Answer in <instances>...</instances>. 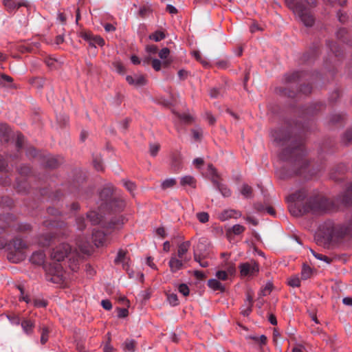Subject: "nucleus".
<instances>
[{"mask_svg": "<svg viewBox=\"0 0 352 352\" xmlns=\"http://www.w3.org/2000/svg\"><path fill=\"white\" fill-rule=\"evenodd\" d=\"M216 276L218 279L221 280H226L228 278V273L223 270L218 271L216 274Z\"/></svg>", "mask_w": 352, "mask_h": 352, "instance_id": "338daca9", "label": "nucleus"}, {"mask_svg": "<svg viewBox=\"0 0 352 352\" xmlns=\"http://www.w3.org/2000/svg\"><path fill=\"white\" fill-rule=\"evenodd\" d=\"M87 218L92 225L98 224L101 221V215L96 211H91L87 213Z\"/></svg>", "mask_w": 352, "mask_h": 352, "instance_id": "bb28decb", "label": "nucleus"}, {"mask_svg": "<svg viewBox=\"0 0 352 352\" xmlns=\"http://www.w3.org/2000/svg\"><path fill=\"white\" fill-rule=\"evenodd\" d=\"M312 87L309 84L301 85L300 89H294L288 85L286 87H279L277 91L279 94L289 98H295L298 94L308 95L311 92Z\"/></svg>", "mask_w": 352, "mask_h": 352, "instance_id": "0eeeda50", "label": "nucleus"}, {"mask_svg": "<svg viewBox=\"0 0 352 352\" xmlns=\"http://www.w3.org/2000/svg\"><path fill=\"white\" fill-rule=\"evenodd\" d=\"M305 72H294L293 73L285 75V82L287 84L299 82L304 78Z\"/></svg>", "mask_w": 352, "mask_h": 352, "instance_id": "a211bd4d", "label": "nucleus"}, {"mask_svg": "<svg viewBox=\"0 0 352 352\" xmlns=\"http://www.w3.org/2000/svg\"><path fill=\"white\" fill-rule=\"evenodd\" d=\"M126 254V253L125 251H124L122 250H119V252H118L117 257L115 259V263H118L124 262V259H125Z\"/></svg>", "mask_w": 352, "mask_h": 352, "instance_id": "4d7b16f0", "label": "nucleus"}, {"mask_svg": "<svg viewBox=\"0 0 352 352\" xmlns=\"http://www.w3.org/2000/svg\"><path fill=\"white\" fill-rule=\"evenodd\" d=\"M327 45L329 50L335 54L336 56H339L340 55V48L336 43L333 41H329L327 43Z\"/></svg>", "mask_w": 352, "mask_h": 352, "instance_id": "ea45409f", "label": "nucleus"}, {"mask_svg": "<svg viewBox=\"0 0 352 352\" xmlns=\"http://www.w3.org/2000/svg\"><path fill=\"white\" fill-rule=\"evenodd\" d=\"M94 166L97 170H102L103 169L102 163L100 157L96 156L93 160Z\"/></svg>", "mask_w": 352, "mask_h": 352, "instance_id": "680f3d73", "label": "nucleus"}, {"mask_svg": "<svg viewBox=\"0 0 352 352\" xmlns=\"http://www.w3.org/2000/svg\"><path fill=\"white\" fill-rule=\"evenodd\" d=\"M311 269L309 266L304 265L301 272V278L303 280L308 279L311 275Z\"/></svg>", "mask_w": 352, "mask_h": 352, "instance_id": "a19ab883", "label": "nucleus"}, {"mask_svg": "<svg viewBox=\"0 0 352 352\" xmlns=\"http://www.w3.org/2000/svg\"><path fill=\"white\" fill-rule=\"evenodd\" d=\"M288 284L289 285L293 287H299L300 285V278L297 276H292L290 278H289Z\"/></svg>", "mask_w": 352, "mask_h": 352, "instance_id": "8fccbe9b", "label": "nucleus"}, {"mask_svg": "<svg viewBox=\"0 0 352 352\" xmlns=\"http://www.w3.org/2000/svg\"><path fill=\"white\" fill-rule=\"evenodd\" d=\"M167 300L172 306H176L179 304V300L177 298V295L171 293V294H167Z\"/></svg>", "mask_w": 352, "mask_h": 352, "instance_id": "79ce46f5", "label": "nucleus"}, {"mask_svg": "<svg viewBox=\"0 0 352 352\" xmlns=\"http://www.w3.org/2000/svg\"><path fill=\"white\" fill-rule=\"evenodd\" d=\"M71 250L72 248L69 244L63 243L52 250L51 258L56 261L60 262L67 256Z\"/></svg>", "mask_w": 352, "mask_h": 352, "instance_id": "9d476101", "label": "nucleus"}, {"mask_svg": "<svg viewBox=\"0 0 352 352\" xmlns=\"http://www.w3.org/2000/svg\"><path fill=\"white\" fill-rule=\"evenodd\" d=\"M208 171L211 176V180L213 185L219 190L221 195L225 197H230L232 194L231 190L227 187V186L219 182V175L216 168L212 164H208Z\"/></svg>", "mask_w": 352, "mask_h": 352, "instance_id": "6e6552de", "label": "nucleus"}, {"mask_svg": "<svg viewBox=\"0 0 352 352\" xmlns=\"http://www.w3.org/2000/svg\"><path fill=\"white\" fill-rule=\"evenodd\" d=\"M80 35L84 40L89 43L91 47H96L97 45L99 46L104 45V41L102 38L99 36H94L89 32H82Z\"/></svg>", "mask_w": 352, "mask_h": 352, "instance_id": "9b49d317", "label": "nucleus"}, {"mask_svg": "<svg viewBox=\"0 0 352 352\" xmlns=\"http://www.w3.org/2000/svg\"><path fill=\"white\" fill-rule=\"evenodd\" d=\"M160 148V145L157 143L150 144L149 152L151 155L156 156Z\"/></svg>", "mask_w": 352, "mask_h": 352, "instance_id": "de8ad7c7", "label": "nucleus"}, {"mask_svg": "<svg viewBox=\"0 0 352 352\" xmlns=\"http://www.w3.org/2000/svg\"><path fill=\"white\" fill-rule=\"evenodd\" d=\"M239 267L241 276L243 277L256 276L259 271L258 264L254 261L241 263Z\"/></svg>", "mask_w": 352, "mask_h": 352, "instance_id": "1a4fd4ad", "label": "nucleus"}, {"mask_svg": "<svg viewBox=\"0 0 352 352\" xmlns=\"http://www.w3.org/2000/svg\"><path fill=\"white\" fill-rule=\"evenodd\" d=\"M40 331H41V343L42 344H45L49 338V329L47 327H40Z\"/></svg>", "mask_w": 352, "mask_h": 352, "instance_id": "473e14b6", "label": "nucleus"}, {"mask_svg": "<svg viewBox=\"0 0 352 352\" xmlns=\"http://www.w3.org/2000/svg\"><path fill=\"white\" fill-rule=\"evenodd\" d=\"M45 254L43 251H36L34 252L30 258L31 261L36 265H42L44 263Z\"/></svg>", "mask_w": 352, "mask_h": 352, "instance_id": "b1692460", "label": "nucleus"}, {"mask_svg": "<svg viewBox=\"0 0 352 352\" xmlns=\"http://www.w3.org/2000/svg\"><path fill=\"white\" fill-rule=\"evenodd\" d=\"M12 135V131L6 124H0V136L1 142L8 143Z\"/></svg>", "mask_w": 352, "mask_h": 352, "instance_id": "6ab92c4d", "label": "nucleus"}, {"mask_svg": "<svg viewBox=\"0 0 352 352\" xmlns=\"http://www.w3.org/2000/svg\"><path fill=\"white\" fill-rule=\"evenodd\" d=\"M310 250H311V254L317 259H319V260H321V261H324V262H326L328 264L331 263V262L332 261L331 258H329L328 256H327L325 255H323V254H318V253L316 252L314 250H313L311 249Z\"/></svg>", "mask_w": 352, "mask_h": 352, "instance_id": "c03bdc74", "label": "nucleus"}, {"mask_svg": "<svg viewBox=\"0 0 352 352\" xmlns=\"http://www.w3.org/2000/svg\"><path fill=\"white\" fill-rule=\"evenodd\" d=\"M165 38V34L161 31H156L149 35V38L156 42L160 41Z\"/></svg>", "mask_w": 352, "mask_h": 352, "instance_id": "4c0bfd02", "label": "nucleus"}, {"mask_svg": "<svg viewBox=\"0 0 352 352\" xmlns=\"http://www.w3.org/2000/svg\"><path fill=\"white\" fill-rule=\"evenodd\" d=\"M46 279L54 283L60 284L64 280V273L60 264L54 263L47 270Z\"/></svg>", "mask_w": 352, "mask_h": 352, "instance_id": "423d86ee", "label": "nucleus"}, {"mask_svg": "<svg viewBox=\"0 0 352 352\" xmlns=\"http://www.w3.org/2000/svg\"><path fill=\"white\" fill-rule=\"evenodd\" d=\"M71 191L77 193L78 196L81 197H83V192H85V190L79 184L76 185L74 184L72 186Z\"/></svg>", "mask_w": 352, "mask_h": 352, "instance_id": "37998d69", "label": "nucleus"}, {"mask_svg": "<svg viewBox=\"0 0 352 352\" xmlns=\"http://www.w3.org/2000/svg\"><path fill=\"white\" fill-rule=\"evenodd\" d=\"M184 260L180 259L176 256L175 254H173L170 259L168 262V265L170 269V271L173 273L177 272L178 270H181L184 267Z\"/></svg>", "mask_w": 352, "mask_h": 352, "instance_id": "dca6fc26", "label": "nucleus"}, {"mask_svg": "<svg viewBox=\"0 0 352 352\" xmlns=\"http://www.w3.org/2000/svg\"><path fill=\"white\" fill-rule=\"evenodd\" d=\"M171 167L174 172H177L182 167V157L179 153H173L171 156Z\"/></svg>", "mask_w": 352, "mask_h": 352, "instance_id": "4be33fe9", "label": "nucleus"}, {"mask_svg": "<svg viewBox=\"0 0 352 352\" xmlns=\"http://www.w3.org/2000/svg\"><path fill=\"white\" fill-rule=\"evenodd\" d=\"M100 197L112 211H120L124 206L123 200L116 197L115 188L111 184H107L103 188L100 192Z\"/></svg>", "mask_w": 352, "mask_h": 352, "instance_id": "20e7f679", "label": "nucleus"}, {"mask_svg": "<svg viewBox=\"0 0 352 352\" xmlns=\"http://www.w3.org/2000/svg\"><path fill=\"white\" fill-rule=\"evenodd\" d=\"M245 230V228L244 226L239 224H236L228 230V234L233 233L235 235H238L243 232Z\"/></svg>", "mask_w": 352, "mask_h": 352, "instance_id": "f704fd0d", "label": "nucleus"}, {"mask_svg": "<svg viewBox=\"0 0 352 352\" xmlns=\"http://www.w3.org/2000/svg\"><path fill=\"white\" fill-rule=\"evenodd\" d=\"M136 342L134 340H126L124 343V350L129 352H134L135 350Z\"/></svg>", "mask_w": 352, "mask_h": 352, "instance_id": "72a5a7b5", "label": "nucleus"}, {"mask_svg": "<svg viewBox=\"0 0 352 352\" xmlns=\"http://www.w3.org/2000/svg\"><path fill=\"white\" fill-rule=\"evenodd\" d=\"M32 302L36 307H45L47 305V302L43 299L34 298Z\"/></svg>", "mask_w": 352, "mask_h": 352, "instance_id": "0e129e2a", "label": "nucleus"}, {"mask_svg": "<svg viewBox=\"0 0 352 352\" xmlns=\"http://www.w3.org/2000/svg\"><path fill=\"white\" fill-rule=\"evenodd\" d=\"M16 188L17 191L20 192H25L27 191L28 189V184L25 181L21 182H17Z\"/></svg>", "mask_w": 352, "mask_h": 352, "instance_id": "6e6d98bb", "label": "nucleus"}, {"mask_svg": "<svg viewBox=\"0 0 352 352\" xmlns=\"http://www.w3.org/2000/svg\"><path fill=\"white\" fill-rule=\"evenodd\" d=\"M177 182L173 178L166 179L162 184V188L166 190L169 188L173 187L176 184Z\"/></svg>", "mask_w": 352, "mask_h": 352, "instance_id": "58836bf2", "label": "nucleus"}, {"mask_svg": "<svg viewBox=\"0 0 352 352\" xmlns=\"http://www.w3.org/2000/svg\"><path fill=\"white\" fill-rule=\"evenodd\" d=\"M124 220L122 216L115 217L109 223V227L112 229L119 228L124 223Z\"/></svg>", "mask_w": 352, "mask_h": 352, "instance_id": "c756f323", "label": "nucleus"}, {"mask_svg": "<svg viewBox=\"0 0 352 352\" xmlns=\"http://www.w3.org/2000/svg\"><path fill=\"white\" fill-rule=\"evenodd\" d=\"M293 131L294 129L290 125H287L285 128H280L272 133L274 140L279 145L285 146L280 153V158L294 164L292 172L289 173L287 176L300 175L305 177H311L315 172L309 169L303 140L300 136L293 135Z\"/></svg>", "mask_w": 352, "mask_h": 352, "instance_id": "f257e3e1", "label": "nucleus"}, {"mask_svg": "<svg viewBox=\"0 0 352 352\" xmlns=\"http://www.w3.org/2000/svg\"><path fill=\"white\" fill-rule=\"evenodd\" d=\"M170 54V50L168 47L162 48L158 53V55L161 59L163 60V66L167 67L170 65L172 60L168 58Z\"/></svg>", "mask_w": 352, "mask_h": 352, "instance_id": "5701e85b", "label": "nucleus"}, {"mask_svg": "<svg viewBox=\"0 0 352 352\" xmlns=\"http://www.w3.org/2000/svg\"><path fill=\"white\" fill-rule=\"evenodd\" d=\"M180 184L183 186H189L192 188H195L196 180L193 177L190 175H186L181 178Z\"/></svg>", "mask_w": 352, "mask_h": 352, "instance_id": "c85d7f7f", "label": "nucleus"}, {"mask_svg": "<svg viewBox=\"0 0 352 352\" xmlns=\"http://www.w3.org/2000/svg\"><path fill=\"white\" fill-rule=\"evenodd\" d=\"M17 288H18V289L21 292V296L19 298V300H23V301H25L28 304L32 302L31 298L29 297V296L27 295V294H25V291H24L23 286L19 285L17 286Z\"/></svg>", "mask_w": 352, "mask_h": 352, "instance_id": "c9c22d12", "label": "nucleus"}, {"mask_svg": "<svg viewBox=\"0 0 352 352\" xmlns=\"http://www.w3.org/2000/svg\"><path fill=\"white\" fill-rule=\"evenodd\" d=\"M190 247V242L189 241L183 242L178 245L177 252L175 254L176 256L180 259L184 260V262H187L190 260L186 256V254L188 252Z\"/></svg>", "mask_w": 352, "mask_h": 352, "instance_id": "4468645a", "label": "nucleus"}, {"mask_svg": "<svg viewBox=\"0 0 352 352\" xmlns=\"http://www.w3.org/2000/svg\"><path fill=\"white\" fill-rule=\"evenodd\" d=\"M342 140L345 144H349L352 141V128L346 131Z\"/></svg>", "mask_w": 352, "mask_h": 352, "instance_id": "bf43d9fd", "label": "nucleus"}, {"mask_svg": "<svg viewBox=\"0 0 352 352\" xmlns=\"http://www.w3.org/2000/svg\"><path fill=\"white\" fill-rule=\"evenodd\" d=\"M151 65L155 71H160L162 66H163V61L154 58L151 60Z\"/></svg>", "mask_w": 352, "mask_h": 352, "instance_id": "603ef678", "label": "nucleus"}, {"mask_svg": "<svg viewBox=\"0 0 352 352\" xmlns=\"http://www.w3.org/2000/svg\"><path fill=\"white\" fill-rule=\"evenodd\" d=\"M56 241V234L50 232L41 234L38 238V245L42 247H47L54 244Z\"/></svg>", "mask_w": 352, "mask_h": 352, "instance_id": "f8f14e48", "label": "nucleus"}, {"mask_svg": "<svg viewBox=\"0 0 352 352\" xmlns=\"http://www.w3.org/2000/svg\"><path fill=\"white\" fill-rule=\"evenodd\" d=\"M129 314L126 308H118V316L120 318H125Z\"/></svg>", "mask_w": 352, "mask_h": 352, "instance_id": "774afa93", "label": "nucleus"}, {"mask_svg": "<svg viewBox=\"0 0 352 352\" xmlns=\"http://www.w3.org/2000/svg\"><path fill=\"white\" fill-rule=\"evenodd\" d=\"M272 289V284L270 283H268L266 284L264 288H263L261 291L260 295L261 296H267L270 294Z\"/></svg>", "mask_w": 352, "mask_h": 352, "instance_id": "13d9d810", "label": "nucleus"}, {"mask_svg": "<svg viewBox=\"0 0 352 352\" xmlns=\"http://www.w3.org/2000/svg\"><path fill=\"white\" fill-rule=\"evenodd\" d=\"M21 327L25 333L31 334L33 332L34 323L30 320H23L21 322Z\"/></svg>", "mask_w": 352, "mask_h": 352, "instance_id": "cd10ccee", "label": "nucleus"}, {"mask_svg": "<svg viewBox=\"0 0 352 352\" xmlns=\"http://www.w3.org/2000/svg\"><path fill=\"white\" fill-rule=\"evenodd\" d=\"M194 260L202 267H207L209 265L208 262L205 259V256L199 253L197 249L194 250Z\"/></svg>", "mask_w": 352, "mask_h": 352, "instance_id": "393cba45", "label": "nucleus"}, {"mask_svg": "<svg viewBox=\"0 0 352 352\" xmlns=\"http://www.w3.org/2000/svg\"><path fill=\"white\" fill-rule=\"evenodd\" d=\"M24 145V136L21 133H18L16 140V146L18 151L23 148Z\"/></svg>", "mask_w": 352, "mask_h": 352, "instance_id": "49530a36", "label": "nucleus"}, {"mask_svg": "<svg viewBox=\"0 0 352 352\" xmlns=\"http://www.w3.org/2000/svg\"><path fill=\"white\" fill-rule=\"evenodd\" d=\"M60 164V162L59 161V160H58L57 158H56L54 157H47V159L46 160V162H45L46 166H47L48 168H55L58 167Z\"/></svg>", "mask_w": 352, "mask_h": 352, "instance_id": "2f4dec72", "label": "nucleus"}, {"mask_svg": "<svg viewBox=\"0 0 352 352\" xmlns=\"http://www.w3.org/2000/svg\"><path fill=\"white\" fill-rule=\"evenodd\" d=\"M76 224L78 230H82L85 228V219L82 217H79L76 218Z\"/></svg>", "mask_w": 352, "mask_h": 352, "instance_id": "e2e57ef3", "label": "nucleus"}, {"mask_svg": "<svg viewBox=\"0 0 352 352\" xmlns=\"http://www.w3.org/2000/svg\"><path fill=\"white\" fill-rule=\"evenodd\" d=\"M251 338L256 343L260 344L261 345H264L267 342V337L265 336H264V335H262V336H261L259 337H257V336L251 337Z\"/></svg>", "mask_w": 352, "mask_h": 352, "instance_id": "864d4df0", "label": "nucleus"}, {"mask_svg": "<svg viewBox=\"0 0 352 352\" xmlns=\"http://www.w3.org/2000/svg\"><path fill=\"white\" fill-rule=\"evenodd\" d=\"M241 216V213L239 211L235 210H226L222 212L219 215V219L224 221L230 218H238Z\"/></svg>", "mask_w": 352, "mask_h": 352, "instance_id": "aec40b11", "label": "nucleus"}, {"mask_svg": "<svg viewBox=\"0 0 352 352\" xmlns=\"http://www.w3.org/2000/svg\"><path fill=\"white\" fill-rule=\"evenodd\" d=\"M225 92V89L223 87H213L210 89L209 95L212 98H218L221 97Z\"/></svg>", "mask_w": 352, "mask_h": 352, "instance_id": "7c9ffc66", "label": "nucleus"}, {"mask_svg": "<svg viewBox=\"0 0 352 352\" xmlns=\"http://www.w3.org/2000/svg\"><path fill=\"white\" fill-rule=\"evenodd\" d=\"M113 67L117 72L119 74H124L125 72L124 66L120 61H116L113 63Z\"/></svg>", "mask_w": 352, "mask_h": 352, "instance_id": "3c124183", "label": "nucleus"}, {"mask_svg": "<svg viewBox=\"0 0 352 352\" xmlns=\"http://www.w3.org/2000/svg\"><path fill=\"white\" fill-rule=\"evenodd\" d=\"M3 4L8 12H13L21 6H27L26 2L17 3L14 0H3Z\"/></svg>", "mask_w": 352, "mask_h": 352, "instance_id": "f3484780", "label": "nucleus"}, {"mask_svg": "<svg viewBox=\"0 0 352 352\" xmlns=\"http://www.w3.org/2000/svg\"><path fill=\"white\" fill-rule=\"evenodd\" d=\"M323 104L321 102L314 103L303 110L305 115H314L322 110Z\"/></svg>", "mask_w": 352, "mask_h": 352, "instance_id": "412c9836", "label": "nucleus"}, {"mask_svg": "<svg viewBox=\"0 0 352 352\" xmlns=\"http://www.w3.org/2000/svg\"><path fill=\"white\" fill-rule=\"evenodd\" d=\"M93 242L96 247L103 246L107 242V234L101 230H95L92 234Z\"/></svg>", "mask_w": 352, "mask_h": 352, "instance_id": "ddd939ff", "label": "nucleus"}, {"mask_svg": "<svg viewBox=\"0 0 352 352\" xmlns=\"http://www.w3.org/2000/svg\"><path fill=\"white\" fill-rule=\"evenodd\" d=\"M307 196V190L302 188L287 197L288 201L294 204L295 208L294 210L292 209V206H290V211L294 215L300 216L310 212L313 213L333 212L338 210L340 206L352 205V183L333 199L316 195L308 199L305 203H302Z\"/></svg>", "mask_w": 352, "mask_h": 352, "instance_id": "f03ea898", "label": "nucleus"}, {"mask_svg": "<svg viewBox=\"0 0 352 352\" xmlns=\"http://www.w3.org/2000/svg\"><path fill=\"white\" fill-rule=\"evenodd\" d=\"M126 80L129 85L135 87H142L146 84L147 80L143 75L127 76Z\"/></svg>", "mask_w": 352, "mask_h": 352, "instance_id": "2eb2a0df", "label": "nucleus"}, {"mask_svg": "<svg viewBox=\"0 0 352 352\" xmlns=\"http://www.w3.org/2000/svg\"><path fill=\"white\" fill-rule=\"evenodd\" d=\"M208 285L209 287L214 291L224 292V286L217 279H210L208 281Z\"/></svg>", "mask_w": 352, "mask_h": 352, "instance_id": "a878e982", "label": "nucleus"}, {"mask_svg": "<svg viewBox=\"0 0 352 352\" xmlns=\"http://www.w3.org/2000/svg\"><path fill=\"white\" fill-rule=\"evenodd\" d=\"M124 186L131 192L133 193L135 190V185L131 181H123Z\"/></svg>", "mask_w": 352, "mask_h": 352, "instance_id": "052dcab7", "label": "nucleus"}, {"mask_svg": "<svg viewBox=\"0 0 352 352\" xmlns=\"http://www.w3.org/2000/svg\"><path fill=\"white\" fill-rule=\"evenodd\" d=\"M197 217L201 223H206L209 219L208 214L204 212L197 213Z\"/></svg>", "mask_w": 352, "mask_h": 352, "instance_id": "5fc2aeb1", "label": "nucleus"}, {"mask_svg": "<svg viewBox=\"0 0 352 352\" xmlns=\"http://www.w3.org/2000/svg\"><path fill=\"white\" fill-rule=\"evenodd\" d=\"M10 252L8 259L13 263H18L24 258V250L26 248L25 243L19 238L14 239L8 244Z\"/></svg>", "mask_w": 352, "mask_h": 352, "instance_id": "39448f33", "label": "nucleus"}, {"mask_svg": "<svg viewBox=\"0 0 352 352\" xmlns=\"http://www.w3.org/2000/svg\"><path fill=\"white\" fill-rule=\"evenodd\" d=\"M178 290L184 296H188L189 292H190L188 285L184 283H182V284L179 285Z\"/></svg>", "mask_w": 352, "mask_h": 352, "instance_id": "09e8293b", "label": "nucleus"}, {"mask_svg": "<svg viewBox=\"0 0 352 352\" xmlns=\"http://www.w3.org/2000/svg\"><path fill=\"white\" fill-rule=\"evenodd\" d=\"M78 248L80 249V250L81 251V252L84 253V254H89V252H90V250H89V245L87 242H85V243H81L80 241H78L76 243Z\"/></svg>", "mask_w": 352, "mask_h": 352, "instance_id": "a18cd8bd", "label": "nucleus"}, {"mask_svg": "<svg viewBox=\"0 0 352 352\" xmlns=\"http://www.w3.org/2000/svg\"><path fill=\"white\" fill-rule=\"evenodd\" d=\"M285 1L287 7L293 10L306 27L313 26L316 19L311 8L316 6V0H304L307 6H305L303 1H297V0Z\"/></svg>", "mask_w": 352, "mask_h": 352, "instance_id": "7ed1b4c3", "label": "nucleus"}, {"mask_svg": "<svg viewBox=\"0 0 352 352\" xmlns=\"http://www.w3.org/2000/svg\"><path fill=\"white\" fill-rule=\"evenodd\" d=\"M241 193L246 198H249L252 195V188L248 184H243L241 189Z\"/></svg>", "mask_w": 352, "mask_h": 352, "instance_id": "e433bc0d", "label": "nucleus"}, {"mask_svg": "<svg viewBox=\"0 0 352 352\" xmlns=\"http://www.w3.org/2000/svg\"><path fill=\"white\" fill-rule=\"evenodd\" d=\"M151 12V9L149 7L144 6L140 8L139 10V14L141 17H145L148 13Z\"/></svg>", "mask_w": 352, "mask_h": 352, "instance_id": "69168bd1", "label": "nucleus"}]
</instances>
